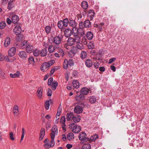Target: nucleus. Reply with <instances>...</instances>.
<instances>
[{"label":"nucleus","mask_w":149,"mask_h":149,"mask_svg":"<svg viewBox=\"0 0 149 149\" xmlns=\"http://www.w3.org/2000/svg\"><path fill=\"white\" fill-rule=\"evenodd\" d=\"M63 38V36L61 34H59L58 36H55L52 42L56 46H60V45L61 42Z\"/></svg>","instance_id":"nucleus-1"},{"label":"nucleus","mask_w":149,"mask_h":149,"mask_svg":"<svg viewBox=\"0 0 149 149\" xmlns=\"http://www.w3.org/2000/svg\"><path fill=\"white\" fill-rule=\"evenodd\" d=\"M68 23V19L66 18L64 19L63 20H60L58 22L57 25L59 28L63 29L67 27Z\"/></svg>","instance_id":"nucleus-2"},{"label":"nucleus","mask_w":149,"mask_h":149,"mask_svg":"<svg viewBox=\"0 0 149 149\" xmlns=\"http://www.w3.org/2000/svg\"><path fill=\"white\" fill-rule=\"evenodd\" d=\"M86 133L84 132H80L79 136V139L82 142L83 141H86L89 140V138L86 137Z\"/></svg>","instance_id":"nucleus-3"},{"label":"nucleus","mask_w":149,"mask_h":149,"mask_svg":"<svg viewBox=\"0 0 149 149\" xmlns=\"http://www.w3.org/2000/svg\"><path fill=\"white\" fill-rule=\"evenodd\" d=\"M58 128L56 125H54L52 127L51 130V136L52 138H54L55 135L58 133Z\"/></svg>","instance_id":"nucleus-4"},{"label":"nucleus","mask_w":149,"mask_h":149,"mask_svg":"<svg viewBox=\"0 0 149 149\" xmlns=\"http://www.w3.org/2000/svg\"><path fill=\"white\" fill-rule=\"evenodd\" d=\"M20 24L18 23L13 29V31L16 35H19L21 32L22 29L20 27Z\"/></svg>","instance_id":"nucleus-5"},{"label":"nucleus","mask_w":149,"mask_h":149,"mask_svg":"<svg viewBox=\"0 0 149 149\" xmlns=\"http://www.w3.org/2000/svg\"><path fill=\"white\" fill-rule=\"evenodd\" d=\"M65 118L64 116H63L61 118L60 122L62 124V127L63 130L65 131L66 130V125L65 124Z\"/></svg>","instance_id":"nucleus-6"},{"label":"nucleus","mask_w":149,"mask_h":149,"mask_svg":"<svg viewBox=\"0 0 149 149\" xmlns=\"http://www.w3.org/2000/svg\"><path fill=\"white\" fill-rule=\"evenodd\" d=\"M49 64L47 62L43 63L41 65L40 68L41 70L43 72H45L47 68L49 67Z\"/></svg>","instance_id":"nucleus-7"},{"label":"nucleus","mask_w":149,"mask_h":149,"mask_svg":"<svg viewBox=\"0 0 149 149\" xmlns=\"http://www.w3.org/2000/svg\"><path fill=\"white\" fill-rule=\"evenodd\" d=\"M81 130V129L80 126L76 125L73 127L72 131L74 133H77Z\"/></svg>","instance_id":"nucleus-8"},{"label":"nucleus","mask_w":149,"mask_h":149,"mask_svg":"<svg viewBox=\"0 0 149 149\" xmlns=\"http://www.w3.org/2000/svg\"><path fill=\"white\" fill-rule=\"evenodd\" d=\"M74 110L75 113L79 114L82 113L83 108L80 106L77 105L75 107Z\"/></svg>","instance_id":"nucleus-9"},{"label":"nucleus","mask_w":149,"mask_h":149,"mask_svg":"<svg viewBox=\"0 0 149 149\" xmlns=\"http://www.w3.org/2000/svg\"><path fill=\"white\" fill-rule=\"evenodd\" d=\"M16 49L15 47L11 48L8 51V55L11 57L13 56L15 54Z\"/></svg>","instance_id":"nucleus-10"},{"label":"nucleus","mask_w":149,"mask_h":149,"mask_svg":"<svg viewBox=\"0 0 149 149\" xmlns=\"http://www.w3.org/2000/svg\"><path fill=\"white\" fill-rule=\"evenodd\" d=\"M58 48V47L56 46L51 45H49L48 47V52L50 53H53L55 51V49L56 50L57 48Z\"/></svg>","instance_id":"nucleus-11"},{"label":"nucleus","mask_w":149,"mask_h":149,"mask_svg":"<svg viewBox=\"0 0 149 149\" xmlns=\"http://www.w3.org/2000/svg\"><path fill=\"white\" fill-rule=\"evenodd\" d=\"M43 91V89L42 87H40L38 88L37 93V96L38 98L40 99L42 97Z\"/></svg>","instance_id":"nucleus-12"},{"label":"nucleus","mask_w":149,"mask_h":149,"mask_svg":"<svg viewBox=\"0 0 149 149\" xmlns=\"http://www.w3.org/2000/svg\"><path fill=\"white\" fill-rule=\"evenodd\" d=\"M88 17L90 21H92L94 17L95 13L94 11L93 10H90L88 11Z\"/></svg>","instance_id":"nucleus-13"},{"label":"nucleus","mask_w":149,"mask_h":149,"mask_svg":"<svg viewBox=\"0 0 149 149\" xmlns=\"http://www.w3.org/2000/svg\"><path fill=\"white\" fill-rule=\"evenodd\" d=\"M77 18L78 21H84L85 18V15L84 14H78L77 15Z\"/></svg>","instance_id":"nucleus-14"},{"label":"nucleus","mask_w":149,"mask_h":149,"mask_svg":"<svg viewBox=\"0 0 149 149\" xmlns=\"http://www.w3.org/2000/svg\"><path fill=\"white\" fill-rule=\"evenodd\" d=\"M71 30L69 28H67L64 31V35L66 37H69L71 35Z\"/></svg>","instance_id":"nucleus-15"},{"label":"nucleus","mask_w":149,"mask_h":149,"mask_svg":"<svg viewBox=\"0 0 149 149\" xmlns=\"http://www.w3.org/2000/svg\"><path fill=\"white\" fill-rule=\"evenodd\" d=\"M75 98L77 101L84 100L85 98L84 96L82 95V94L81 93H79V94H77L75 97Z\"/></svg>","instance_id":"nucleus-16"},{"label":"nucleus","mask_w":149,"mask_h":149,"mask_svg":"<svg viewBox=\"0 0 149 149\" xmlns=\"http://www.w3.org/2000/svg\"><path fill=\"white\" fill-rule=\"evenodd\" d=\"M45 129L44 128H41L40 134V137L39 139L40 140H42L45 135Z\"/></svg>","instance_id":"nucleus-17"},{"label":"nucleus","mask_w":149,"mask_h":149,"mask_svg":"<svg viewBox=\"0 0 149 149\" xmlns=\"http://www.w3.org/2000/svg\"><path fill=\"white\" fill-rule=\"evenodd\" d=\"M47 51L46 48H44L41 50H40V55L42 57H45L47 56Z\"/></svg>","instance_id":"nucleus-18"},{"label":"nucleus","mask_w":149,"mask_h":149,"mask_svg":"<svg viewBox=\"0 0 149 149\" xmlns=\"http://www.w3.org/2000/svg\"><path fill=\"white\" fill-rule=\"evenodd\" d=\"M11 20L13 23L16 24L19 21V18L17 15H14L12 16Z\"/></svg>","instance_id":"nucleus-19"},{"label":"nucleus","mask_w":149,"mask_h":149,"mask_svg":"<svg viewBox=\"0 0 149 149\" xmlns=\"http://www.w3.org/2000/svg\"><path fill=\"white\" fill-rule=\"evenodd\" d=\"M89 91L90 90L88 88L86 87H84L81 89V93L83 95H86L89 93Z\"/></svg>","instance_id":"nucleus-20"},{"label":"nucleus","mask_w":149,"mask_h":149,"mask_svg":"<svg viewBox=\"0 0 149 149\" xmlns=\"http://www.w3.org/2000/svg\"><path fill=\"white\" fill-rule=\"evenodd\" d=\"M67 42L69 46H71L74 45L75 42L73 38L70 37L68 38Z\"/></svg>","instance_id":"nucleus-21"},{"label":"nucleus","mask_w":149,"mask_h":149,"mask_svg":"<svg viewBox=\"0 0 149 149\" xmlns=\"http://www.w3.org/2000/svg\"><path fill=\"white\" fill-rule=\"evenodd\" d=\"M84 26L85 28H90L91 27V22L89 20H86L84 22Z\"/></svg>","instance_id":"nucleus-22"},{"label":"nucleus","mask_w":149,"mask_h":149,"mask_svg":"<svg viewBox=\"0 0 149 149\" xmlns=\"http://www.w3.org/2000/svg\"><path fill=\"white\" fill-rule=\"evenodd\" d=\"M69 23L70 26L72 27V28H76L77 26V23L75 20H71L69 22Z\"/></svg>","instance_id":"nucleus-23"},{"label":"nucleus","mask_w":149,"mask_h":149,"mask_svg":"<svg viewBox=\"0 0 149 149\" xmlns=\"http://www.w3.org/2000/svg\"><path fill=\"white\" fill-rule=\"evenodd\" d=\"M71 34L74 36H76L78 35V30L77 27L72 28L71 30Z\"/></svg>","instance_id":"nucleus-24"},{"label":"nucleus","mask_w":149,"mask_h":149,"mask_svg":"<svg viewBox=\"0 0 149 149\" xmlns=\"http://www.w3.org/2000/svg\"><path fill=\"white\" fill-rule=\"evenodd\" d=\"M19 55L22 59H25L27 57L26 52L25 51L20 52L19 53Z\"/></svg>","instance_id":"nucleus-25"},{"label":"nucleus","mask_w":149,"mask_h":149,"mask_svg":"<svg viewBox=\"0 0 149 149\" xmlns=\"http://www.w3.org/2000/svg\"><path fill=\"white\" fill-rule=\"evenodd\" d=\"M58 48L56 50L57 53L61 55V56L63 57L64 55V52L63 50L60 47V46H57Z\"/></svg>","instance_id":"nucleus-26"},{"label":"nucleus","mask_w":149,"mask_h":149,"mask_svg":"<svg viewBox=\"0 0 149 149\" xmlns=\"http://www.w3.org/2000/svg\"><path fill=\"white\" fill-rule=\"evenodd\" d=\"M85 63L86 66L88 68L91 67L93 64L92 61L89 59H88L86 61Z\"/></svg>","instance_id":"nucleus-27"},{"label":"nucleus","mask_w":149,"mask_h":149,"mask_svg":"<svg viewBox=\"0 0 149 149\" xmlns=\"http://www.w3.org/2000/svg\"><path fill=\"white\" fill-rule=\"evenodd\" d=\"M33 49V46L30 44H29L26 47V50L28 53H31L32 52V50Z\"/></svg>","instance_id":"nucleus-28"},{"label":"nucleus","mask_w":149,"mask_h":149,"mask_svg":"<svg viewBox=\"0 0 149 149\" xmlns=\"http://www.w3.org/2000/svg\"><path fill=\"white\" fill-rule=\"evenodd\" d=\"M88 100L91 104L95 103L96 101V98L94 96H92L89 97Z\"/></svg>","instance_id":"nucleus-29"},{"label":"nucleus","mask_w":149,"mask_h":149,"mask_svg":"<svg viewBox=\"0 0 149 149\" xmlns=\"http://www.w3.org/2000/svg\"><path fill=\"white\" fill-rule=\"evenodd\" d=\"M72 86L74 88H77L79 86V82L77 80H74L72 82Z\"/></svg>","instance_id":"nucleus-30"},{"label":"nucleus","mask_w":149,"mask_h":149,"mask_svg":"<svg viewBox=\"0 0 149 149\" xmlns=\"http://www.w3.org/2000/svg\"><path fill=\"white\" fill-rule=\"evenodd\" d=\"M93 36V34L91 32L88 31L86 33V37L88 40H92Z\"/></svg>","instance_id":"nucleus-31"},{"label":"nucleus","mask_w":149,"mask_h":149,"mask_svg":"<svg viewBox=\"0 0 149 149\" xmlns=\"http://www.w3.org/2000/svg\"><path fill=\"white\" fill-rule=\"evenodd\" d=\"M67 138L69 141H72L74 139V134L72 132L68 134Z\"/></svg>","instance_id":"nucleus-32"},{"label":"nucleus","mask_w":149,"mask_h":149,"mask_svg":"<svg viewBox=\"0 0 149 149\" xmlns=\"http://www.w3.org/2000/svg\"><path fill=\"white\" fill-rule=\"evenodd\" d=\"M74 115L72 113H68L67 114L66 119L67 120L69 121L73 119Z\"/></svg>","instance_id":"nucleus-33"},{"label":"nucleus","mask_w":149,"mask_h":149,"mask_svg":"<svg viewBox=\"0 0 149 149\" xmlns=\"http://www.w3.org/2000/svg\"><path fill=\"white\" fill-rule=\"evenodd\" d=\"M10 42V38L9 37L7 38L5 40L4 45L6 47H8Z\"/></svg>","instance_id":"nucleus-34"},{"label":"nucleus","mask_w":149,"mask_h":149,"mask_svg":"<svg viewBox=\"0 0 149 149\" xmlns=\"http://www.w3.org/2000/svg\"><path fill=\"white\" fill-rule=\"evenodd\" d=\"M78 29V33L81 36H83L85 34V32L84 27H79Z\"/></svg>","instance_id":"nucleus-35"},{"label":"nucleus","mask_w":149,"mask_h":149,"mask_svg":"<svg viewBox=\"0 0 149 149\" xmlns=\"http://www.w3.org/2000/svg\"><path fill=\"white\" fill-rule=\"evenodd\" d=\"M73 121L75 123H77L79 122L80 120V117L79 116H73Z\"/></svg>","instance_id":"nucleus-36"},{"label":"nucleus","mask_w":149,"mask_h":149,"mask_svg":"<svg viewBox=\"0 0 149 149\" xmlns=\"http://www.w3.org/2000/svg\"><path fill=\"white\" fill-rule=\"evenodd\" d=\"M18 109L19 108L17 105H15L13 109V112L15 116L17 115V114L18 113Z\"/></svg>","instance_id":"nucleus-37"},{"label":"nucleus","mask_w":149,"mask_h":149,"mask_svg":"<svg viewBox=\"0 0 149 149\" xmlns=\"http://www.w3.org/2000/svg\"><path fill=\"white\" fill-rule=\"evenodd\" d=\"M20 72H19L17 71L16 73L13 74H10V76L12 78H15L18 77L19 76Z\"/></svg>","instance_id":"nucleus-38"},{"label":"nucleus","mask_w":149,"mask_h":149,"mask_svg":"<svg viewBox=\"0 0 149 149\" xmlns=\"http://www.w3.org/2000/svg\"><path fill=\"white\" fill-rule=\"evenodd\" d=\"M91 148V146L88 143L84 144L81 147L82 149H90Z\"/></svg>","instance_id":"nucleus-39"},{"label":"nucleus","mask_w":149,"mask_h":149,"mask_svg":"<svg viewBox=\"0 0 149 149\" xmlns=\"http://www.w3.org/2000/svg\"><path fill=\"white\" fill-rule=\"evenodd\" d=\"M29 44L27 43V41L25 40L21 43L20 46H21L22 48H26V47Z\"/></svg>","instance_id":"nucleus-40"},{"label":"nucleus","mask_w":149,"mask_h":149,"mask_svg":"<svg viewBox=\"0 0 149 149\" xmlns=\"http://www.w3.org/2000/svg\"><path fill=\"white\" fill-rule=\"evenodd\" d=\"M81 5L82 7L84 9H87L88 7V5L87 2L86 1H83L81 3Z\"/></svg>","instance_id":"nucleus-41"},{"label":"nucleus","mask_w":149,"mask_h":149,"mask_svg":"<svg viewBox=\"0 0 149 149\" xmlns=\"http://www.w3.org/2000/svg\"><path fill=\"white\" fill-rule=\"evenodd\" d=\"M76 46L77 48L80 50H82L83 49V44L81 42H78L76 43Z\"/></svg>","instance_id":"nucleus-42"},{"label":"nucleus","mask_w":149,"mask_h":149,"mask_svg":"<svg viewBox=\"0 0 149 149\" xmlns=\"http://www.w3.org/2000/svg\"><path fill=\"white\" fill-rule=\"evenodd\" d=\"M33 53L34 56L37 57L40 55V50L38 49H36L33 51Z\"/></svg>","instance_id":"nucleus-43"},{"label":"nucleus","mask_w":149,"mask_h":149,"mask_svg":"<svg viewBox=\"0 0 149 149\" xmlns=\"http://www.w3.org/2000/svg\"><path fill=\"white\" fill-rule=\"evenodd\" d=\"M58 85V82L54 81L52 84L51 88L53 90H55Z\"/></svg>","instance_id":"nucleus-44"},{"label":"nucleus","mask_w":149,"mask_h":149,"mask_svg":"<svg viewBox=\"0 0 149 149\" xmlns=\"http://www.w3.org/2000/svg\"><path fill=\"white\" fill-rule=\"evenodd\" d=\"M87 54L86 52L84 51L81 52L80 54V57L82 59H84L86 57Z\"/></svg>","instance_id":"nucleus-45"},{"label":"nucleus","mask_w":149,"mask_h":149,"mask_svg":"<svg viewBox=\"0 0 149 149\" xmlns=\"http://www.w3.org/2000/svg\"><path fill=\"white\" fill-rule=\"evenodd\" d=\"M74 37L73 39L74 40L75 42L76 43H78V42H81V37L78 35H76V36H74Z\"/></svg>","instance_id":"nucleus-46"},{"label":"nucleus","mask_w":149,"mask_h":149,"mask_svg":"<svg viewBox=\"0 0 149 149\" xmlns=\"http://www.w3.org/2000/svg\"><path fill=\"white\" fill-rule=\"evenodd\" d=\"M51 102V100H49L46 101L45 104V108L46 110H48L49 109L50 106L49 102Z\"/></svg>","instance_id":"nucleus-47"},{"label":"nucleus","mask_w":149,"mask_h":149,"mask_svg":"<svg viewBox=\"0 0 149 149\" xmlns=\"http://www.w3.org/2000/svg\"><path fill=\"white\" fill-rule=\"evenodd\" d=\"M88 47L90 49H94L95 47V46L93 42H89L88 45Z\"/></svg>","instance_id":"nucleus-48"},{"label":"nucleus","mask_w":149,"mask_h":149,"mask_svg":"<svg viewBox=\"0 0 149 149\" xmlns=\"http://www.w3.org/2000/svg\"><path fill=\"white\" fill-rule=\"evenodd\" d=\"M75 54V52L74 51L71 50L68 52V56L71 58L73 57Z\"/></svg>","instance_id":"nucleus-49"},{"label":"nucleus","mask_w":149,"mask_h":149,"mask_svg":"<svg viewBox=\"0 0 149 149\" xmlns=\"http://www.w3.org/2000/svg\"><path fill=\"white\" fill-rule=\"evenodd\" d=\"M68 60L67 59H65L64 61L63 64V68L65 69H67L68 67Z\"/></svg>","instance_id":"nucleus-50"},{"label":"nucleus","mask_w":149,"mask_h":149,"mask_svg":"<svg viewBox=\"0 0 149 149\" xmlns=\"http://www.w3.org/2000/svg\"><path fill=\"white\" fill-rule=\"evenodd\" d=\"M15 4V2L8 3V8L10 10L11 9L14 7Z\"/></svg>","instance_id":"nucleus-51"},{"label":"nucleus","mask_w":149,"mask_h":149,"mask_svg":"<svg viewBox=\"0 0 149 149\" xmlns=\"http://www.w3.org/2000/svg\"><path fill=\"white\" fill-rule=\"evenodd\" d=\"M46 32L47 34L49 33L51 31V27L49 26H47L45 28Z\"/></svg>","instance_id":"nucleus-52"},{"label":"nucleus","mask_w":149,"mask_h":149,"mask_svg":"<svg viewBox=\"0 0 149 149\" xmlns=\"http://www.w3.org/2000/svg\"><path fill=\"white\" fill-rule=\"evenodd\" d=\"M22 134L21 135V139L20 140V143H21V142H22V141L23 140L24 137V134H25V130L23 128H22Z\"/></svg>","instance_id":"nucleus-53"},{"label":"nucleus","mask_w":149,"mask_h":149,"mask_svg":"<svg viewBox=\"0 0 149 149\" xmlns=\"http://www.w3.org/2000/svg\"><path fill=\"white\" fill-rule=\"evenodd\" d=\"M6 26V24L5 22H2L0 23V29H4Z\"/></svg>","instance_id":"nucleus-54"},{"label":"nucleus","mask_w":149,"mask_h":149,"mask_svg":"<svg viewBox=\"0 0 149 149\" xmlns=\"http://www.w3.org/2000/svg\"><path fill=\"white\" fill-rule=\"evenodd\" d=\"M29 63L31 64H33L34 63V58L32 56L29 57L28 58Z\"/></svg>","instance_id":"nucleus-55"},{"label":"nucleus","mask_w":149,"mask_h":149,"mask_svg":"<svg viewBox=\"0 0 149 149\" xmlns=\"http://www.w3.org/2000/svg\"><path fill=\"white\" fill-rule=\"evenodd\" d=\"M98 137V135L97 134H95L91 137L90 139L91 141H94Z\"/></svg>","instance_id":"nucleus-56"},{"label":"nucleus","mask_w":149,"mask_h":149,"mask_svg":"<svg viewBox=\"0 0 149 149\" xmlns=\"http://www.w3.org/2000/svg\"><path fill=\"white\" fill-rule=\"evenodd\" d=\"M68 65L70 66H72L74 65V62L73 61L72 59H70L68 61Z\"/></svg>","instance_id":"nucleus-57"},{"label":"nucleus","mask_w":149,"mask_h":149,"mask_svg":"<svg viewBox=\"0 0 149 149\" xmlns=\"http://www.w3.org/2000/svg\"><path fill=\"white\" fill-rule=\"evenodd\" d=\"M53 78L52 77L50 78L48 80L47 84L49 86H51L53 82Z\"/></svg>","instance_id":"nucleus-58"},{"label":"nucleus","mask_w":149,"mask_h":149,"mask_svg":"<svg viewBox=\"0 0 149 149\" xmlns=\"http://www.w3.org/2000/svg\"><path fill=\"white\" fill-rule=\"evenodd\" d=\"M5 60L9 62H12L14 61V59H9L8 56H5Z\"/></svg>","instance_id":"nucleus-59"},{"label":"nucleus","mask_w":149,"mask_h":149,"mask_svg":"<svg viewBox=\"0 0 149 149\" xmlns=\"http://www.w3.org/2000/svg\"><path fill=\"white\" fill-rule=\"evenodd\" d=\"M44 146L45 148L46 149H48L50 147H52L51 145L49 143H46L44 145Z\"/></svg>","instance_id":"nucleus-60"},{"label":"nucleus","mask_w":149,"mask_h":149,"mask_svg":"<svg viewBox=\"0 0 149 149\" xmlns=\"http://www.w3.org/2000/svg\"><path fill=\"white\" fill-rule=\"evenodd\" d=\"M9 135L10 139L12 141H14L15 139V138L14 137V135L13 132H10Z\"/></svg>","instance_id":"nucleus-61"},{"label":"nucleus","mask_w":149,"mask_h":149,"mask_svg":"<svg viewBox=\"0 0 149 149\" xmlns=\"http://www.w3.org/2000/svg\"><path fill=\"white\" fill-rule=\"evenodd\" d=\"M51 138L52 139V140L50 142V144L51 145L52 147L54 146L55 144V142L54 140V138H52V136H51Z\"/></svg>","instance_id":"nucleus-62"},{"label":"nucleus","mask_w":149,"mask_h":149,"mask_svg":"<svg viewBox=\"0 0 149 149\" xmlns=\"http://www.w3.org/2000/svg\"><path fill=\"white\" fill-rule=\"evenodd\" d=\"M52 91L50 88H48L47 89V94L48 96H51L52 94Z\"/></svg>","instance_id":"nucleus-63"},{"label":"nucleus","mask_w":149,"mask_h":149,"mask_svg":"<svg viewBox=\"0 0 149 149\" xmlns=\"http://www.w3.org/2000/svg\"><path fill=\"white\" fill-rule=\"evenodd\" d=\"M116 58H113L109 60L108 63L111 64L116 61Z\"/></svg>","instance_id":"nucleus-64"}]
</instances>
